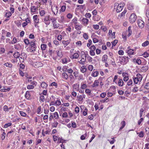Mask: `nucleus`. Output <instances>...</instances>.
I'll return each mask as SVG.
<instances>
[{"label":"nucleus","mask_w":149,"mask_h":149,"mask_svg":"<svg viewBox=\"0 0 149 149\" xmlns=\"http://www.w3.org/2000/svg\"><path fill=\"white\" fill-rule=\"evenodd\" d=\"M137 19V16L134 13L132 14L130 17L129 20L130 22L133 23Z\"/></svg>","instance_id":"1"},{"label":"nucleus","mask_w":149,"mask_h":149,"mask_svg":"<svg viewBox=\"0 0 149 149\" xmlns=\"http://www.w3.org/2000/svg\"><path fill=\"white\" fill-rule=\"evenodd\" d=\"M107 55H104L103 56L102 58V61L103 62H106L107 59Z\"/></svg>","instance_id":"20"},{"label":"nucleus","mask_w":149,"mask_h":149,"mask_svg":"<svg viewBox=\"0 0 149 149\" xmlns=\"http://www.w3.org/2000/svg\"><path fill=\"white\" fill-rule=\"evenodd\" d=\"M62 117L64 118H67L68 117L67 113L66 112H64L62 115Z\"/></svg>","instance_id":"61"},{"label":"nucleus","mask_w":149,"mask_h":149,"mask_svg":"<svg viewBox=\"0 0 149 149\" xmlns=\"http://www.w3.org/2000/svg\"><path fill=\"white\" fill-rule=\"evenodd\" d=\"M133 84V81L132 79H130L127 83V85L128 86H130Z\"/></svg>","instance_id":"51"},{"label":"nucleus","mask_w":149,"mask_h":149,"mask_svg":"<svg viewBox=\"0 0 149 149\" xmlns=\"http://www.w3.org/2000/svg\"><path fill=\"white\" fill-rule=\"evenodd\" d=\"M89 48L91 50L95 51L96 49V47L94 45L91 46Z\"/></svg>","instance_id":"59"},{"label":"nucleus","mask_w":149,"mask_h":149,"mask_svg":"<svg viewBox=\"0 0 149 149\" xmlns=\"http://www.w3.org/2000/svg\"><path fill=\"white\" fill-rule=\"evenodd\" d=\"M42 64L40 62H36L34 67L36 68H38L41 66Z\"/></svg>","instance_id":"21"},{"label":"nucleus","mask_w":149,"mask_h":149,"mask_svg":"<svg viewBox=\"0 0 149 149\" xmlns=\"http://www.w3.org/2000/svg\"><path fill=\"white\" fill-rule=\"evenodd\" d=\"M54 44L56 45H58L59 44V42L56 40H54L53 41Z\"/></svg>","instance_id":"63"},{"label":"nucleus","mask_w":149,"mask_h":149,"mask_svg":"<svg viewBox=\"0 0 149 149\" xmlns=\"http://www.w3.org/2000/svg\"><path fill=\"white\" fill-rule=\"evenodd\" d=\"M85 93H86L88 94V95H90L91 94V91L89 89H86L85 90Z\"/></svg>","instance_id":"46"},{"label":"nucleus","mask_w":149,"mask_h":149,"mask_svg":"<svg viewBox=\"0 0 149 149\" xmlns=\"http://www.w3.org/2000/svg\"><path fill=\"white\" fill-rule=\"evenodd\" d=\"M124 6V3H121L118 5L117 7L116 11L117 13H119L123 9V7Z\"/></svg>","instance_id":"2"},{"label":"nucleus","mask_w":149,"mask_h":149,"mask_svg":"<svg viewBox=\"0 0 149 149\" xmlns=\"http://www.w3.org/2000/svg\"><path fill=\"white\" fill-rule=\"evenodd\" d=\"M143 55L145 58L148 57L149 56V50L147 52H144L143 54Z\"/></svg>","instance_id":"24"},{"label":"nucleus","mask_w":149,"mask_h":149,"mask_svg":"<svg viewBox=\"0 0 149 149\" xmlns=\"http://www.w3.org/2000/svg\"><path fill=\"white\" fill-rule=\"evenodd\" d=\"M19 54L18 52H15L13 55V56L16 58H18L19 57Z\"/></svg>","instance_id":"25"},{"label":"nucleus","mask_w":149,"mask_h":149,"mask_svg":"<svg viewBox=\"0 0 149 149\" xmlns=\"http://www.w3.org/2000/svg\"><path fill=\"white\" fill-rule=\"evenodd\" d=\"M83 37L86 40H87L88 39V35L86 33H85L83 34Z\"/></svg>","instance_id":"48"},{"label":"nucleus","mask_w":149,"mask_h":149,"mask_svg":"<svg viewBox=\"0 0 149 149\" xmlns=\"http://www.w3.org/2000/svg\"><path fill=\"white\" fill-rule=\"evenodd\" d=\"M106 95V94L105 93H101V94L100 95V96L101 97L104 98Z\"/></svg>","instance_id":"56"},{"label":"nucleus","mask_w":149,"mask_h":149,"mask_svg":"<svg viewBox=\"0 0 149 149\" xmlns=\"http://www.w3.org/2000/svg\"><path fill=\"white\" fill-rule=\"evenodd\" d=\"M128 9L130 10H132L133 9V6L130 5H129L127 6Z\"/></svg>","instance_id":"54"},{"label":"nucleus","mask_w":149,"mask_h":149,"mask_svg":"<svg viewBox=\"0 0 149 149\" xmlns=\"http://www.w3.org/2000/svg\"><path fill=\"white\" fill-rule=\"evenodd\" d=\"M19 113L23 117H25L26 115V113L22 111H20Z\"/></svg>","instance_id":"50"},{"label":"nucleus","mask_w":149,"mask_h":149,"mask_svg":"<svg viewBox=\"0 0 149 149\" xmlns=\"http://www.w3.org/2000/svg\"><path fill=\"white\" fill-rule=\"evenodd\" d=\"M64 20V17L63 16H61V17L60 18H59L58 20V22L60 23H61L63 22Z\"/></svg>","instance_id":"33"},{"label":"nucleus","mask_w":149,"mask_h":149,"mask_svg":"<svg viewBox=\"0 0 149 149\" xmlns=\"http://www.w3.org/2000/svg\"><path fill=\"white\" fill-rule=\"evenodd\" d=\"M12 123H8L4 125V127L6 128L8 127L11 126L12 125Z\"/></svg>","instance_id":"37"},{"label":"nucleus","mask_w":149,"mask_h":149,"mask_svg":"<svg viewBox=\"0 0 149 149\" xmlns=\"http://www.w3.org/2000/svg\"><path fill=\"white\" fill-rule=\"evenodd\" d=\"M57 56L60 57H62L63 54L62 52L60 51H56Z\"/></svg>","instance_id":"22"},{"label":"nucleus","mask_w":149,"mask_h":149,"mask_svg":"<svg viewBox=\"0 0 149 149\" xmlns=\"http://www.w3.org/2000/svg\"><path fill=\"white\" fill-rule=\"evenodd\" d=\"M127 12V10H124V11L119 15L120 17L125 16V13Z\"/></svg>","instance_id":"42"},{"label":"nucleus","mask_w":149,"mask_h":149,"mask_svg":"<svg viewBox=\"0 0 149 149\" xmlns=\"http://www.w3.org/2000/svg\"><path fill=\"white\" fill-rule=\"evenodd\" d=\"M90 54L92 56H94L95 55V51L91 50L90 51Z\"/></svg>","instance_id":"52"},{"label":"nucleus","mask_w":149,"mask_h":149,"mask_svg":"<svg viewBox=\"0 0 149 149\" xmlns=\"http://www.w3.org/2000/svg\"><path fill=\"white\" fill-rule=\"evenodd\" d=\"M52 12L53 13L54 15H56L57 14L58 12V10L56 6L54 8H52Z\"/></svg>","instance_id":"13"},{"label":"nucleus","mask_w":149,"mask_h":149,"mask_svg":"<svg viewBox=\"0 0 149 149\" xmlns=\"http://www.w3.org/2000/svg\"><path fill=\"white\" fill-rule=\"evenodd\" d=\"M144 88L146 89H149V82L146 83L145 86Z\"/></svg>","instance_id":"53"},{"label":"nucleus","mask_w":149,"mask_h":149,"mask_svg":"<svg viewBox=\"0 0 149 149\" xmlns=\"http://www.w3.org/2000/svg\"><path fill=\"white\" fill-rule=\"evenodd\" d=\"M138 91V87L136 86L132 89V91L134 93H136Z\"/></svg>","instance_id":"32"},{"label":"nucleus","mask_w":149,"mask_h":149,"mask_svg":"<svg viewBox=\"0 0 149 149\" xmlns=\"http://www.w3.org/2000/svg\"><path fill=\"white\" fill-rule=\"evenodd\" d=\"M82 24L85 25H87L88 24V20L86 18H83L82 19Z\"/></svg>","instance_id":"9"},{"label":"nucleus","mask_w":149,"mask_h":149,"mask_svg":"<svg viewBox=\"0 0 149 149\" xmlns=\"http://www.w3.org/2000/svg\"><path fill=\"white\" fill-rule=\"evenodd\" d=\"M149 42L146 40L142 44V45L143 47H146L149 44Z\"/></svg>","instance_id":"34"},{"label":"nucleus","mask_w":149,"mask_h":149,"mask_svg":"<svg viewBox=\"0 0 149 149\" xmlns=\"http://www.w3.org/2000/svg\"><path fill=\"white\" fill-rule=\"evenodd\" d=\"M99 82L97 80H95L93 85V87L97 86L99 85Z\"/></svg>","instance_id":"29"},{"label":"nucleus","mask_w":149,"mask_h":149,"mask_svg":"<svg viewBox=\"0 0 149 149\" xmlns=\"http://www.w3.org/2000/svg\"><path fill=\"white\" fill-rule=\"evenodd\" d=\"M79 84L77 83L74 84L73 86V89L75 91H78L79 90Z\"/></svg>","instance_id":"7"},{"label":"nucleus","mask_w":149,"mask_h":149,"mask_svg":"<svg viewBox=\"0 0 149 149\" xmlns=\"http://www.w3.org/2000/svg\"><path fill=\"white\" fill-rule=\"evenodd\" d=\"M93 27L95 29L97 30L99 28V26L97 24L93 25Z\"/></svg>","instance_id":"49"},{"label":"nucleus","mask_w":149,"mask_h":149,"mask_svg":"<svg viewBox=\"0 0 149 149\" xmlns=\"http://www.w3.org/2000/svg\"><path fill=\"white\" fill-rule=\"evenodd\" d=\"M52 25L53 26L54 28V29H57L59 27V24H57L56 23V21H54L52 22Z\"/></svg>","instance_id":"10"},{"label":"nucleus","mask_w":149,"mask_h":149,"mask_svg":"<svg viewBox=\"0 0 149 149\" xmlns=\"http://www.w3.org/2000/svg\"><path fill=\"white\" fill-rule=\"evenodd\" d=\"M124 82L122 79H120L118 82V85L120 86H122Z\"/></svg>","instance_id":"27"},{"label":"nucleus","mask_w":149,"mask_h":149,"mask_svg":"<svg viewBox=\"0 0 149 149\" xmlns=\"http://www.w3.org/2000/svg\"><path fill=\"white\" fill-rule=\"evenodd\" d=\"M62 63L63 64H66L68 63L67 58H65L62 59Z\"/></svg>","instance_id":"57"},{"label":"nucleus","mask_w":149,"mask_h":149,"mask_svg":"<svg viewBox=\"0 0 149 149\" xmlns=\"http://www.w3.org/2000/svg\"><path fill=\"white\" fill-rule=\"evenodd\" d=\"M27 88L29 89H33L34 88V86L32 85H28L27 86Z\"/></svg>","instance_id":"64"},{"label":"nucleus","mask_w":149,"mask_h":149,"mask_svg":"<svg viewBox=\"0 0 149 149\" xmlns=\"http://www.w3.org/2000/svg\"><path fill=\"white\" fill-rule=\"evenodd\" d=\"M62 43L63 44L64 47H65L70 43V41L69 40H63Z\"/></svg>","instance_id":"12"},{"label":"nucleus","mask_w":149,"mask_h":149,"mask_svg":"<svg viewBox=\"0 0 149 149\" xmlns=\"http://www.w3.org/2000/svg\"><path fill=\"white\" fill-rule=\"evenodd\" d=\"M39 13L41 16H43L45 14V11L43 10H40Z\"/></svg>","instance_id":"30"},{"label":"nucleus","mask_w":149,"mask_h":149,"mask_svg":"<svg viewBox=\"0 0 149 149\" xmlns=\"http://www.w3.org/2000/svg\"><path fill=\"white\" fill-rule=\"evenodd\" d=\"M131 26H129L128 28V33L127 35V36L129 37L132 34V31L131 29Z\"/></svg>","instance_id":"16"},{"label":"nucleus","mask_w":149,"mask_h":149,"mask_svg":"<svg viewBox=\"0 0 149 149\" xmlns=\"http://www.w3.org/2000/svg\"><path fill=\"white\" fill-rule=\"evenodd\" d=\"M38 17L37 15H35L33 17L34 21L36 23H38L39 22V19L38 18Z\"/></svg>","instance_id":"15"},{"label":"nucleus","mask_w":149,"mask_h":149,"mask_svg":"<svg viewBox=\"0 0 149 149\" xmlns=\"http://www.w3.org/2000/svg\"><path fill=\"white\" fill-rule=\"evenodd\" d=\"M54 118L56 119H57L58 118V114L57 112H56L55 113H54Z\"/></svg>","instance_id":"38"},{"label":"nucleus","mask_w":149,"mask_h":149,"mask_svg":"<svg viewBox=\"0 0 149 149\" xmlns=\"http://www.w3.org/2000/svg\"><path fill=\"white\" fill-rule=\"evenodd\" d=\"M77 19L76 17H75L72 20V22L74 24H77Z\"/></svg>","instance_id":"43"},{"label":"nucleus","mask_w":149,"mask_h":149,"mask_svg":"<svg viewBox=\"0 0 149 149\" xmlns=\"http://www.w3.org/2000/svg\"><path fill=\"white\" fill-rule=\"evenodd\" d=\"M36 48V47L34 46V47H31L30 48V49L31 50V52H33L34 51H35Z\"/></svg>","instance_id":"55"},{"label":"nucleus","mask_w":149,"mask_h":149,"mask_svg":"<svg viewBox=\"0 0 149 149\" xmlns=\"http://www.w3.org/2000/svg\"><path fill=\"white\" fill-rule=\"evenodd\" d=\"M66 8V6H62L61 10L62 12H64Z\"/></svg>","instance_id":"62"},{"label":"nucleus","mask_w":149,"mask_h":149,"mask_svg":"<svg viewBox=\"0 0 149 149\" xmlns=\"http://www.w3.org/2000/svg\"><path fill=\"white\" fill-rule=\"evenodd\" d=\"M119 61L123 63V64H125L128 62V60H126V57L124 56H120L119 57Z\"/></svg>","instance_id":"3"},{"label":"nucleus","mask_w":149,"mask_h":149,"mask_svg":"<svg viewBox=\"0 0 149 149\" xmlns=\"http://www.w3.org/2000/svg\"><path fill=\"white\" fill-rule=\"evenodd\" d=\"M134 83L135 84H137L138 82H139L138 79L136 77H134L133 78Z\"/></svg>","instance_id":"28"},{"label":"nucleus","mask_w":149,"mask_h":149,"mask_svg":"<svg viewBox=\"0 0 149 149\" xmlns=\"http://www.w3.org/2000/svg\"><path fill=\"white\" fill-rule=\"evenodd\" d=\"M36 41V40H33L32 41L29 42V44L31 47H36V46L35 43Z\"/></svg>","instance_id":"14"},{"label":"nucleus","mask_w":149,"mask_h":149,"mask_svg":"<svg viewBox=\"0 0 149 149\" xmlns=\"http://www.w3.org/2000/svg\"><path fill=\"white\" fill-rule=\"evenodd\" d=\"M19 67L20 69H23L25 68V66L24 64L22 63H21L19 65Z\"/></svg>","instance_id":"60"},{"label":"nucleus","mask_w":149,"mask_h":149,"mask_svg":"<svg viewBox=\"0 0 149 149\" xmlns=\"http://www.w3.org/2000/svg\"><path fill=\"white\" fill-rule=\"evenodd\" d=\"M126 51L128 53L129 56H130V55H133L134 53V50L132 49H130L129 47H128Z\"/></svg>","instance_id":"5"},{"label":"nucleus","mask_w":149,"mask_h":149,"mask_svg":"<svg viewBox=\"0 0 149 149\" xmlns=\"http://www.w3.org/2000/svg\"><path fill=\"white\" fill-rule=\"evenodd\" d=\"M77 98L79 101H82L83 100V99L81 95L77 96Z\"/></svg>","instance_id":"40"},{"label":"nucleus","mask_w":149,"mask_h":149,"mask_svg":"<svg viewBox=\"0 0 149 149\" xmlns=\"http://www.w3.org/2000/svg\"><path fill=\"white\" fill-rule=\"evenodd\" d=\"M25 97L27 99H29L30 97V94L29 92L27 91L26 92L25 94Z\"/></svg>","instance_id":"19"},{"label":"nucleus","mask_w":149,"mask_h":149,"mask_svg":"<svg viewBox=\"0 0 149 149\" xmlns=\"http://www.w3.org/2000/svg\"><path fill=\"white\" fill-rule=\"evenodd\" d=\"M58 124V123L57 121L54 122L52 124V127H56Z\"/></svg>","instance_id":"39"},{"label":"nucleus","mask_w":149,"mask_h":149,"mask_svg":"<svg viewBox=\"0 0 149 149\" xmlns=\"http://www.w3.org/2000/svg\"><path fill=\"white\" fill-rule=\"evenodd\" d=\"M49 17V16H46L45 17L44 19V21L45 24H46L48 25L50 24Z\"/></svg>","instance_id":"8"},{"label":"nucleus","mask_w":149,"mask_h":149,"mask_svg":"<svg viewBox=\"0 0 149 149\" xmlns=\"http://www.w3.org/2000/svg\"><path fill=\"white\" fill-rule=\"evenodd\" d=\"M40 100L42 102H44L45 100V97L43 95H40Z\"/></svg>","instance_id":"44"},{"label":"nucleus","mask_w":149,"mask_h":149,"mask_svg":"<svg viewBox=\"0 0 149 149\" xmlns=\"http://www.w3.org/2000/svg\"><path fill=\"white\" fill-rule=\"evenodd\" d=\"M136 77L138 79L139 82H141L142 80V75H136Z\"/></svg>","instance_id":"41"},{"label":"nucleus","mask_w":149,"mask_h":149,"mask_svg":"<svg viewBox=\"0 0 149 149\" xmlns=\"http://www.w3.org/2000/svg\"><path fill=\"white\" fill-rule=\"evenodd\" d=\"M138 25L140 29H142L144 26V22L141 20L140 19L137 21Z\"/></svg>","instance_id":"4"},{"label":"nucleus","mask_w":149,"mask_h":149,"mask_svg":"<svg viewBox=\"0 0 149 149\" xmlns=\"http://www.w3.org/2000/svg\"><path fill=\"white\" fill-rule=\"evenodd\" d=\"M118 41L117 40H115L113 42H111V44L112 47L115 46L117 42Z\"/></svg>","instance_id":"47"},{"label":"nucleus","mask_w":149,"mask_h":149,"mask_svg":"<svg viewBox=\"0 0 149 149\" xmlns=\"http://www.w3.org/2000/svg\"><path fill=\"white\" fill-rule=\"evenodd\" d=\"M65 140H63L62 138H58V143H63L65 142Z\"/></svg>","instance_id":"31"},{"label":"nucleus","mask_w":149,"mask_h":149,"mask_svg":"<svg viewBox=\"0 0 149 149\" xmlns=\"http://www.w3.org/2000/svg\"><path fill=\"white\" fill-rule=\"evenodd\" d=\"M14 23L17 26L19 27L21 26L22 21L21 20L15 21Z\"/></svg>","instance_id":"11"},{"label":"nucleus","mask_w":149,"mask_h":149,"mask_svg":"<svg viewBox=\"0 0 149 149\" xmlns=\"http://www.w3.org/2000/svg\"><path fill=\"white\" fill-rule=\"evenodd\" d=\"M79 56V55L77 53H75L73 55V59H76Z\"/></svg>","instance_id":"36"},{"label":"nucleus","mask_w":149,"mask_h":149,"mask_svg":"<svg viewBox=\"0 0 149 149\" xmlns=\"http://www.w3.org/2000/svg\"><path fill=\"white\" fill-rule=\"evenodd\" d=\"M41 86L42 88H46L48 85L45 82H42L41 84Z\"/></svg>","instance_id":"18"},{"label":"nucleus","mask_w":149,"mask_h":149,"mask_svg":"<svg viewBox=\"0 0 149 149\" xmlns=\"http://www.w3.org/2000/svg\"><path fill=\"white\" fill-rule=\"evenodd\" d=\"M12 15V13H11L10 12V11H9V12H7L5 15V16L6 17H8V18H9L10 16H11Z\"/></svg>","instance_id":"23"},{"label":"nucleus","mask_w":149,"mask_h":149,"mask_svg":"<svg viewBox=\"0 0 149 149\" xmlns=\"http://www.w3.org/2000/svg\"><path fill=\"white\" fill-rule=\"evenodd\" d=\"M38 10V8H36L35 6H31V12L34 13Z\"/></svg>","instance_id":"17"},{"label":"nucleus","mask_w":149,"mask_h":149,"mask_svg":"<svg viewBox=\"0 0 149 149\" xmlns=\"http://www.w3.org/2000/svg\"><path fill=\"white\" fill-rule=\"evenodd\" d=\"M61 77L63 79H67L68 78V75H61Z\"/></svg>","instance_id":"58"},{"label":"nucleus","mask_w":149,"mask_h":149,"mask_svg":"<svg viewBox=\"0 0 149 149\" xmlns=\"http://www.w3.org/2000/svg\"><path fill=\"white\" fill-rule=\"evenodd\" d=\"M50 86H55L56 88L57 87V84L55 82H53L50 85H49Z\"/></svg>","instance_id":"45"},{"label":"nucleus","mask_w":149,"mask_h":149,"mask_svg":"<svg viewBox=\"0 0 149 149\" xmlns=\"http://www.w3.org/2000/svg\"><path fill=\"white\" fill-rule=\"evenodd\" d=\"M47 45L45 44H42L41 46V48L42 50H45L46 47Z\"/></svg>","instance_id":"35"},{"label":"nucleus","mask_w":149,"mask_h":149,"mask_svg":"<svg viewBox=\"0 0 149 149\" xmlns=\"http://www.w3.org/2000/svg\"><path fill=\"white\" fill-rule=\"evenodd\" d=\"M4 65L6 67H12L13 65L12 64L10 63H8V62L5 63Z\"/></svg>","instance_id":"26"},{"label":"nucleus","mask_w":149,"mask_h":149,"mask_svg":"<svg viewBox=\"0 0 149 149\" xmlns=\"http://www.w3.org/2000/svg\"><path fill=\"white\" fill-rule=\"evenodd\" d=\"M87 55H88V54H84L83 55H82V56H83V57H85V58H82L80 61H81V62H79V63L80 64H81L82 65H83L84 64V63L86 61V58L87 57Z\"/></svg>","instance_id":"6"}]
</instances>
